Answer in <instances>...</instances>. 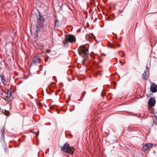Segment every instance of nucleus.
Wrapping results in <instances>:
<instances>
[{
    "instance_id": "1",
    "label": "nucleus",
    "mask_w": 157,
    "mask_h": 157,
    "mask_svg": "<svg viewBox=\"0 0 157 157\" xmlns=\"http://www.w3.org/2000/svg\"><path fill=\"white\" fill-rule=\"evenodd\" d=\"M78 53L82 57L85 56L86 58L88 53V49L84 46H82L78 48Z\"/></svg>"
},
{
    "instance_id": "16",
    "label": "nucleus",
    "mask_w": 157,
    "mask_h": 157,
    "mask_svg": "<svg viewBox=\"0 0 157 157\" xmlns=\"http://www.w3.org/2000/svg\"><path fill=\"white\" fill-rule=\"evenodd\" d=\"M86 60V59H84L82 60V64L83 66H84L85 65V63Z\"/></svg>"
},
{
    "instance_id": "20",
    "label": "nucleus",
    "mask_w": 157,
    "mask_h": 157,
    "mask_svg": "<svg viewBox=\"0 0 157 157\" xmlns=\"http://www.w3.org/2000/svg\"><path fill=\"white\" fill-rule=\"evenodd\" d=\"M39 133V132L38 131V132L36 133V136H37L38 135Z\"/></svg>"
},
{
    "instance_id": "19",
    "label": "nucleus",
    "mask_w": 157,
    "mask_h": 157,
    "mask_svg": "<svg viewBox=\"0 0 157 157\" xmlns=\"http://www.w3.org/2000/svg\"><path fill=\"white\" fill-rule=\"evenodd\" d=\"M101 56H105V54L102 53L101 54Z\"/></svg>"
},
{
    "instance_id": "17",
    "label": "nucleus",
    "mask_w": 157,
    "mask_h": 157,
    "mask_svg": "<svg viewBox=\"0 0 157 157\" xmlns=\"http://www.w3.org/2000/svg\"><path fill=\"white\" fill-rule=\"evenodd\" d=\"M5 112H6V115H9L10 113L8 111H5Z\"/></svg>"
},
{
    "instance_id": "24",
    "label": "nucleus",
    "mask_w": 157,
    "mask_h": 157,
    "mask_svg": "<svg viewBox=\"0 0 157 157\" xmlns=\"http://www.w3.org/2000/svg\"><path fill=\"white\" fill-rule=\"evenodd\" d=\"M147 68H148V67H147Z\"/></svg>"
},
{
    "instance_id": "15",
    "label": "nucleus",
    "mask_w": 157,
    "mask_h": 157,
    "mask_svg": "<svg viewBox=\"0 0 157 157\" xmlns=\"http://www.w3.org/2000/svg\"><path fill=\"white\" fill-rule=\"evenodd\" d=\"M0 76L1 78L2 82L3 84H4L5 82V79L3 78V77L2 75H1Z\"/></svg>"
},
{
    "instance_id": "10",
    "label": "nucleus",
    "mask_w": 157,
    "mask_h": 157,
    "mask_svg": "<svg viewBox=\"0 0 157 157\" xmlns=\"http://www.w3.org/2000/svg\"><path fill=\"white\" fill-rule=\"evenodd\" d=\"M59 21L57 20H56L55 23V26L54 27L56 29L58 28L59 26Z\"/></svg>"
},
{
    "instance_id": "13",
    "label": "nucleus",
    "mask_w": 157,
    "mask_h": 157,
    "mask_svg": "<svg viewBox=\"0 0 157 157\" xmlns=\"http://www.w3.org/2000/svg\"><path fill=\"white\" fill-rule=\"evenodd\" d=\"M7 97L10 98L12 95V92L11 90H8L7 92Z\"/></svg>"
},
{
    "instance_id": "21",
    "label": "nucleus",
    "mask_w": 157,
    "mask_h": 157,
    "mask_svg": "<svg viewBox=\"0 0 157 157\" xmlns=\"http://www.w3.org/2000/svg\"><path fill=\"white\" fill-rule=\"evenodd\" d=\"M117 45L118 47H119L120 46V44H117Z\"/></svg>"
},
{
    "instance_id": "11",
    "label": "nucleus",
    "mask_w": 157,
    "mask_h": 157,
    "mask_svg": "<svg viewBox=\"0 0 157 157\" xmlns=\"http://www.w3.org/2000/svg\"><path fill=\"white\" fill-rule=\"evenodd\" d=\"M142 75L143 78L144 80H145L147 79V76L145 71H144V72L143 74Z\"/></svg>"
},
{
    "instance_id": "22",
    "label": "nucleus",
    "mask_w": 157,
    "mask_h": 157,
    "mask_svg": "<svg viewBox=\"0 0 157 157\" xmlns=\"http://www.w3.org/2000/svg\"><path fill=\"white\" fill-rule=\"evenodd\" d=\"M41 105H42V104H39V106H41Z\"/></svg>"
},
{
    "instance_id": "18",
    "label": "nucleus",
    "mask_w": 157,
    "mask_h": 157,
    "mask_svg": "<svg viewBox=\"0 0 157 157\" xmlns=\"http://www.w3.org/2000/svg\"><path fill=\"white\" fill-rule=\"evenodd\" d=\"M155 117V118L157 120V113H154Z\"/></svg>"
},
{
    "instance_id": "7",
    "label": "nucleus",
    "mask_w": 157,
    "mask_h": 157,
    "mask_svg": "<svg viewBox=\"0 0 157 157\" xmlns=\"http://www.w3.org/2000/svg\"><path fill=\"white\" fill-rule=\"evenodd\" d=\"M153 144L150 143H147L145 144L143 146V149L145 151H147L151 146H152Z\"/></svg>"
},
{
    "instance_id": "4",
    "label": "nucleus",
    "mask_w": 157,
    "mask_h": 157,
    "mask_svg": "<svg viewBox=\"0 0 157 157\" xmlns=\"http://www.w3.org/2000/svg\"><path fill=\"white\" fill-rule=\"evenodd\" d=\"M61 149L66 153L71 152V153H74V148L72 147H70L69 145L67 144H64L63 146L61 147Z\"/></svg>"
},
{
    "instance_id": "9",
    "label": "nucleus",
    "mask_w": 157,
    "mask_h": 157,
    "mask_svg": "<svg viewBox=\"0 0 157 157\" xmlns=\"http://www.w3.org/2000/svg\"><path fill=\"white\" fill-rule=\"evenodd\" d=\"M86 38L87 39H93L96 40L95 36L92 34H87L86 36Z\"/></svg>"
},
{
    "instance_id": "14",
    "label": "nucleus",
    "mask_w": 157,
    "mask_h": 157,
    "mask_svg": "<svg viewBox=\"0 0 157 157\" xmlns=\"http://www.w3.org/2000/svg\"><path fill=\"white\" fill-rule=\"evenodd\" d=\"M1 133L2 134V137L4 139V130L2 128L1 131Z\"/></svg>"
},
{
    "instance_id": "8",
    "label": "nucleus",
    "mask_w": 157,
    "mask_h": 157,
    "mask_svg": "<svg viewBox=\"0 0 157 157\" xmlns=\"http://www.w3.org/2000/svg\"><path fill=\"white\" fill-rule=\"evenodd\" d=\"M39 62V56H36L34 57L33 61V64L38 63Z\"/></svg>"
},
{
    "instance_id": "23",
    "label": "nucleus",
    "mask_w": 157,
    "mask_h": 157,
    "mask_svg": "<svg viewBox=\"0 0 157 157\" xmlns=\"http://www.w3.org/2000/svg\"><path fill=\"white\" fill-rule=\"evenodd\" d=\"M120 62L121 63V61H120Z\"/></svg>"
},
{
    "instance_id": "3",
    "label": "nucleus",
    "mask_w": 157,
    "mask_h": 157,
    "mask_svg": "<svg viewBox=\"0 0 157 157\" xmlns=\"http://www.w3.org/2000/svg\"><path fill=\"white\" fill-rule=\"evenodd\" d=\"M44 21L42 17L39 16L37 18V22L36 25L37 32L40 30L44 25Z\"/></svg>"
},
{
    "instance_id": "5",
    "label": "nucleus",
    "mask_w": 157,
    "mask_h": 157,
    "mask_svg": "<svg viewBox=\"0 0 157 157\" xmlns=\"http://www.w3.org/2000/svg\"><path fill=\"white\" fill-rule=\"evenodd\" d=\"M150 90L153 92H156L157 91V85L155 83H152L150 88Z\"/></svg>"
},
{
    "instance_id": "12",
    "label": "nucleus",
    "mask_w": 157,
    "mask_h": 157,
    "mask_svg": "<svg viewBox=\"0 0 157 157\" xmlns=\"http://www.w3.org/2000/svg\"><path fill=\"white\" fill-rule=\"evenodd\" d=\"M119 55L121 57H124L125 56L124 53L123 51H120L118 52Z\"/></svg>"
},
{
    "instance_id": "6",
    "label": "nucleus",
    "mask_w": 157,
    "mask_h": 157,
    "mask_svg": "<svg viewBox=\"0 0 157 157\" xmlns=\"http://www.w3.org/2000/svg\"><path fill=\"white\" fill-rule=\"evenodd\" d=\"M155 101L153 98H151L148 102L149 105L151 107L154 106L155 105Z\"/></svg>"
},
{
    "instance_id": "2",
    "label": "nucleus",
    "mask_w": 157,
    "mask_h": 157,
    "mask_svg": "<svg viewBox=\"0 0 157 157\" xmlns=\"http://www.w3.org/2000/svg\"><path fill=\"white\" fill-rule=\"evenodd\" d=\"M75 41V37L73 35L68 34L66 35L65 39L63 41V43L64 45L67 44L68 43H72Z\"/></svg>"
}]
</instances>
